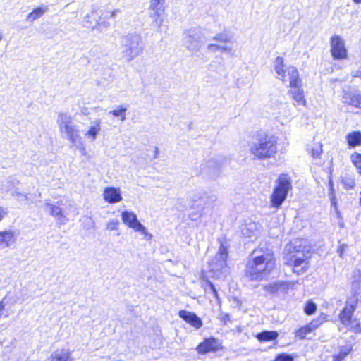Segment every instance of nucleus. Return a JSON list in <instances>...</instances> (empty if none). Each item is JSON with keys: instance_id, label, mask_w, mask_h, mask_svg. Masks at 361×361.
<instances>
[{"instance_id": "1", "label": "nucleus", "mask_w": 361, "mask_h": 361, "mask_svg": "<svg viewBox=\"0 0 361 361\" xmlns=\"http://www.w3.org/2000/svg\"><path fill=\"white\" fill-rule=\"evenodd\" d=\"M275 267V259L271 249L259 247L254 250L247 262L245 276L251 281L267 279Z\"/></svg>"}, {"instance_id": "44", "label": "nucleus", "mask_w": 361, "mask_h": 361, "mask_svg": "<svg viewBox=\"0 0 361 361\" xmlns=\"http://www.w3.org/2000/svg\"><path fill=\"white\" fill-rule=\"evenodd\" d=\"M90 16L87 15L85 18L83 20L82 25L85 27L94 29L97 26V20L92 22L89 20Z\"/></svg>"}, {"instance_id": "3", "label": "nucleus", "mask_w": 361, "mask_h": 361, "mask_svg": "<svg viewBox=\"0 0 361 361\" xmlns=\"http://www.w3.org/2000/svg\"><path fill=\"white\" fill-rule=\"evenodd\" d=\"M220 246L216 255L209 262V271L216 279H224L229 273L227 265L228 245L226 242L219 240Z\"/></svg>"}, {"instance_id": "16", "label": "nucleus", "mask_w": 361, "mask_h": 361, "mask_svg": "<svg viewBox=\"0 0 361 361\" xmlns=\"http://www.w3.org/2000/svg\"><path fill=\"white\" fill-rule=\"evenodd\" d=\"M194 204L198 200H202L204 204L214 202L217 200V197L212 192H205L202 190H196L192 197Z\"/></svg>"}, {"instance_id": "32", "label": "nucleus", "mask_w": 361, "mask_h": 361, "mask_svg": "<svg viewBox=\"0 0 361 361\" xmlns=\"http://www.w3.org/2000/svg\"><path fill=\"white\" fill-rule=\"evenodd\" d=\"M352 350L353 346L350 344L341 346L339 353L333 355V361H343Z\"/></svg>"}, {"instance_id": "54", "label": "nucleus", "mask_w": 361, "mask_h": 361, "mask_svg": "<svg viewBox=\"0 0 361 361\" xmlns=\"http://www.w3.org/2000/svg\"><path fill=\"white\" fill-rule=\"evenodd\" d=\"M221 319L226 324L230 320V315L227 313L222 314Z\"/></svg>"}, {"instance_id": "56", "label": "nucleus", "mask_w": 361, "mask_h": 361, "mask_svg": "<svg viewBox=\"0 0 361 361\" xmlns=\"http://www.w3.org/2000/svg\"><path fill=\"white\" fill-rule=\"evenodd\" d=\"M353 331L356 334H359L361 332V326L360 323L356 324L353 326Z\"/></svg>"}, {"instance_id": "12", "label": "nucleus", "mask_w": 361, "mask_h": 361, "mask_svg": "<svg viewBox=\"0 0 361 361\" xmlns=\"http://www.w3.org/2000/svg\"><path fill=\"white\" fill-rule=\"evenodd\" d=\"M121 219L123 222L128 227L134 229L135 231H138L142 234L147 235V228L142 225L137 219V215L133 212L127 210L123 211L121 213Z\"/></svg>"}, {"instance_id": "37", "label": "nucleus", "mask_w": 361, "mask_h": 361, "mask_svg": "<svg viewBox=\"0 0 361 361\" xmlns=\"http://www.w3.org/2000/svg\"><path fill=\"white\" fill-rule=\"evenodd\" d=\"M213 39L217 42H231L233 39V35L230 33L224 31L220 33L216 34L214 37Z\"/></svg>"}, {"instance_id": "8", "label": "nucleus", "mask_w": 361, "mask_h": 361, "mask_svg": "<svg viewBox=\"0 0 361 361\" xmlns=\"http://www.w3.org/2000/svg\"><path fill=\"white\" fill-rule=\"evenodd\" d=\"M331 54L334 60L340 61L348 58V50L344 39L338 35H334L330 39Z\"/></svg>"}, {"instance_id": "49", "label": "nucleus", "mask_w": 361, "mask_h": 361, "mask_svg": "<svg viewBox=\"0 0 361 361\" xmlns=\"http://www.w3.org/2000/svg\"><path fill=\"white\" fill-rule=\"evenodd\" d=\"M207 49L211 52H216L220 50V45L216 44H209L207 46Z\"/></svg>"}, {"instance_id": "34", "label": "nucleus", "mask_w": 361, "mask_h": 361, "mask_svg": "<svg viewBox=\"0 0 361 361\" xmlns=\"http://www.w3.org/2000/svg\"><path fill=\"white\" fill-rule=\"evenodd\" d=\"M127 105L123 104L118 106L117 109L110 111L109 114H111L114 117H120V120L121 121H124L126 119V112L127 111Z\"/></svg>"}, {"instance_id": "13", "label": "nucleus", "mask_w": 361, "mask_h": 361, "mask_svg": "<svg viewBox=\"0 0 361 361\" xmlns=\"http://www.w3.org/2000/svg\"><path fill=\"white\" fill-rule=\"evenodd\" d=\"M286 250L288 254L296 253L300 251H305V252L307 253L311 251V246L307 240L297 238L291 240L290 243L286 246Z\"/></svg>"}, {"instance_id": "21", "label": "nucleus", "mask_w": 361, "mask_h": 361, "mask_svg": "<svg viewBox=\"0 0 361 361\" xmlns=\"http://www.w3.org/2000/svg\"><path fill=\"white\" fill-rule=\"evenodd\" d=\"M288 75L289 76V83L291 88L302 86V81L299 76L298 69L295 66H289L287 68Z\"/></svg>"}, {"instance_id": "14", "label": "nucleus", "mask_w": 361, "mask_h": 361, "mask_svg": "<svg viewBox=\"0 0 361 361\" xmlns=\"http://www.w3.org/2000/svg\"><path fill=\"white\" fill-rule=\"evenodd\" d=\"M178 316L195 329H200L203 325L202 319L195 312L181 310L178 312Z\"/></svg>"}, {"instance_id": "39", "label": "nucleus", "mask_w": 361, "mask_h": 361, "mask_svg": "<svg viewBox=\"0 0 361 361\" xmlns=\"http://www.w3.org/2000/svg\"><path fill=\"white\" fill-rule=\"evenodd\" d=\"M317 309V305L312 300H307L304 307V312L307 315H312Z\"/></svg>"}, {"instance_id": "27", "label": "nucleus", "mask_w": 361, "mask_h": 361, "mask_svg": "<svg viewBox=\"0 0 361 361\" xmlns=\"http://www.w3.org/2000/svg\"><path fill=\"white\" fill-rule=\"evenodd\" d=\"M345 102L348 105L361 109V93L358 92H350L345 97Z\"/></svg>"}, {"instance_id": "20", "label": "nucleus", "mask_w": 361, "mask_h": 361, "mask_svg": "<svg viewBox=\"0 0 361 361\" xmlns=\"http://www.w3.org/2000/svg\"><path fill=\"white\" fill-rule=\"evenodd\" d=\"M289 288V284L284 281H278L269 283L264 286V290L271 294H276L279 292L286 293Z\"/></svg>"}, {"instance_id": "64", "label": "nucleus", "mask_w": 361, "mask_h": 361, "mask_svg": "<svg viewBox=\"0 0 361 361\" xmlns=\"http://www.w3.org/2000/svg\"><path fill=\"white\" fill-rule=\"evenodd\" d=\"M360 204L361 205V192H360Z\"/></svg>"}, {"instance_id": "43", "label": "nucleus", "mask_w": 361, "mask_h": 361, "mask_svg": "<svg viewBox=\"0 0 361 361\" xmlns=\"http://www.w3.org/2000/svg\"><path fill=\"white\" fill-rule=\"evenodd\" d=\"M164 0H151L149 9L161 10Z\"/></svg>"}, {"instance_id": "53", "label": "nucleus", "mask_w": 361, "mask_h": 361, "mask_svg": "<svg viewBox=\"0 0 361 361\" xmlns=\"http://www.w3.org/2000/svg\"><path fill=\"white\" fill-rule=\"evenodd\" d=\"M13 196H18V197H23V199L24 200H28V197L27 195L25 194H23L20 192H17V191H15V192H13L12 194H11Z\"/></svg>"}, {"instance_id": "19", "label": "nucleus", "mask_w": 361, "mask_h": 361, "mask_svg": "<svg viewBox=\"0 0 361 361\" xmlns=\"http://www.w3.org/2000/svg\"><path fill=\"white\" fill-rule=\"evenodd\" d=\"M291 188L292 183L290 177L285 173L281 174L278 178L277 185L274 189L288 195V193Z\"/></svg>"}, {"instance_id": "40", "label": "nucleus", "mask_w": 361, "mask_h": 361, "mask_svg": "<svg viewBox=\"0 0 361 361\" xmlns=\"http://www.w3.org/2000/svg\"><path fill=\"white\" fill-rule=\"evenodd\" d=\"M329 197L331 201V203L333 204H336V202H335V199H336V197H335V190H334V183H333V180H332V172L331 171H330V173H329Z\"/></svg>"}, {"instance_id": "46", "label": "nucleus", "mask_w": 361, "mask_h": 361, "mask_svg": "<svg viewBox=\"0 0 361 361\" xmlns=\"http://www.w3.org/2000/svg\"><path fill=\"white\" fill-rule=\"evenodd\" d=\"M207 286L209 288V290H211L212 294L214 295V297L216 300H219V294H218L216 288H215L214 284L212 282H211L209 280H207Z\"/></svg>"}, {"instance_id": "2", "label": "nucleus", "mask_w": 361, "mask_h": 361, "mask_svg": "<svg viewBox=\"0 0 361 361\" xmlns=\"http://www.w3.org/2000/svg\"><path fill=\"white\" fill-rule=\"evenodd\" d=\"M250 151L260 159L272 157L277 152L276 141L271 136L259 134L250 144Z\"/></svg>"}, {"instance_id": "5", "label": "nucleus", "mask_w": 361, "mask_h": 361, "mask_svg": "<svg viewBox=\"0 0 361 361\" xmlns=\"http://www.w3.org/2000/svg\"><path fill=\"white\" fill-rule=\"evenodd\" d=\"M144 45L140 35L128 33L121 39V49L123 58L130 62L137 57L143 51Z\"/></svg>"}, {"instance_id": "17", "label": "nucleus", "mask_w": 361, "mask_h": 361, "mask_svg": "<svg viewBox=\"0 0 361 361\" xmlns=\"http://www.w3.org/2000/svg\"><path fill=\"white\" fill-rule=\"evenodd\" d=\"M241 233L245 238H256L259 233V226L253 221L245 223L241 227Z\"/></svg>"}, {"instance_id": "29", "label": "nucleus", "mask_w": 361, "mask_h": 361, "mask_svg": "<svg viewBox=\"0 0 361 361\" xmlns=\"http://www.w3.org/2000/svg\"><path fill=\"white\" fill-rule=\"evenodd\" d=\"M47 11V6H38L27 15L26 21L32 23L35 20L41 18Z\"/></svg>"}, {"instance_id": "9", "label": "nucleus", "mask_w": 361, "mask_h": 361, "mask_svg": "<svg viewBox=\"0 0 361 361\" xmlns=\"http://www.w3.org/2000/svg\"><path fill=\"white\" fill-rule=\"evenodd\" d=\"M228 161V159L218 157L208 160L201 169V172L208 175L212 178H216L221 173L223 166Z\"/></svg>"}, {"instance_id": "61", "label": "nucleus", "mask_w": 361, "mask_h": 361, "mask_svg": "<svg viewBox=\"0 0 361 361\" xmlns=\"http://www.w3.org/2000/svg\"><path fill=\"white\" fill-rule=\"evenodd\" d=\"M159 148L157 147H155L154 158H157L159 155Z\"/></svg>"}, {"instance_id": "41", "label": "nucleus", "mask_w": 361, "mask_h": 361, "mask_svg": "<svg viewBox=\"0 0 361 361\" xmlns=\"http://www.w3.org/2000/svg\"><path fill=\"white\" fill-rule=\"evenodd\" d=\"M350 159L361 174V154L354 152L351 154Z\"/></svg>"}, {"instance_id": "22", "label": "nucleus", "mask_w": 361, "mask_h": 361, "mask_svg": "<svg viewBox=\"0 0 361 361\" xmlns=\"http://www.w3.org/2000/svg\"><path fill=\"white\" fill-rule=\"evenodd\" d=\"M278 337L279 333L276 331L264 330L256 335V338L262 343L276 341Z\"/></svg>"}, {"instance_id": "52", "label": "nucleus", "mask_w": 361, "mask_h": 361, "mask_svg": "<svg viewBox=\"0 0 361 361\" xmlns=\"http://www.w3.org/2000/svg\"><path fill=\"white\" fill-rule=\"evenodd\" d=\"M97 26H99V27H104L106 28L109 26V24L105 21H102V18H100L99 21L97 20Z\"/></svg>"}, {"instance_id": "57", "label": "nucleus", "mask_w": 361, "mask_h": 361, "mask_svg": "<svg viewBox=\"0 0 361 361\" xmlns=\"http://www.w3.org/2000/svg\"><path fill=\"white\" fill-rule=\"evenodd\" d=\"M120 12H121V11H120V10H119V9H116V10H114V11H112V12L111 13V14H110V18H115V17L117 16V14H118V13H120Z\"/></svg>"}, {"instance_id": "50", "label": "nucleus", "mask_w": 361, "mask_h": 361, "mask_svg": "<svg viewBox=\"0 0 361 361\" xmlns=\"http://www.w3.org/2000/svg\"><path fill=\"white\" fill-rule=\"evenodd\" d=\"M348 245L346 244L341 245L337 250V252L339 254V256L343 258V253L347 248Z\"/></svg>"}, {"instance_id": "45", "label": "nucleus", "mask_w": 361, "mask_h": 361, "mask_svg": "<svg viewBox=\"0 0 361 361\" xmlns=\"http://www.w3.org/2000/svg\"><path fill=\"white\" fill-rule=\"evenodd\" d=\"M119 221L117 219L110 220L106 225V228L109 231H116L118 229Z\"/></svg>"}, {"instance_id": "51", "label": "nucleus", "mask_w": 361, "mask_h": 361, "mask_svg": "<svg viewBox=\"0 0 361 361\" xmlns=\"http://www.w3.org/2000/svg\"><path fill=\"white\" fill-rule=\"evenodd\" d=\"M219 51H221L223 52H226V53H228L231 55L233 54V51H232V47H228V46H222V45H220V50Z\"/></svg>"}, {"instance_id": "62", "label": "nucleus", "mask_w": 361, "mask_h": 361, "mask_svg": "<svg viewBox=\"0 0 361 361\" xmlns=\"http://www.w3.org/2000/svg\"><path fill=\"white\" fill-rule=\"evenodd\" d=\"M355 4H361V0H352Z\"/></svg>"}, {"instance_id": "15", "label": "nucleus", "mask_w": 361, "mask_h": 361, "mask_svg": "<svg viewBox=\"0 0 361 361\" xmlns=\"http://www.w3.org/2000/svg\"><path fill=\"white\" fill-rule=\"evenodd\" d=\"M104 199L110 204H115L122 200V195L119 188L107 187L104 190Z\"/></svg>"}, {"instance_id": "36", "label": "nucleus", "mask_w": 361, "mask_h": 361, "mask_svg": "<svg viewBox=\"0 0 361 361\" xmlns=\"http://www.w3.org/2000/svg\"><path fill=\"white\" fill-rule=\"evenodd\" d=\"M313 331L307 324L306 325L300 327V329L295 331V335L296 337L299 338L301 340L305 339L307 335Z\"/></svg>"}, {"instance_id": "42", "label": "nucleus", "mask_w": 361, "mask_h": 361, "mask_svg": "<svg viewBox=\"0 0 361 361\" xmlns=\"http://www.w3.org/2000/svg\"><path fill=\"white\" fill-rule=\"evenodd\" d=\"M294 359L293 355L283 353L276 355L274 361H294Z\"/></svg>"}, {"instance_id": "6", "label": "nucleus", "mask_w": 361, "mask_h": 361, "mask_svg": "<svg viewBox=\"0 0 361 361\" xmlns=\"http://www.w3.org/2000/svg\"><path fill=\"white\" fill-rule=\"evenodd\" d=\"M205 42V37L199 28L188 29L183 33V45L191 52L199 51Z\"/></svg>"}, {"instance_id": "31", "label": "nucleus", "mask_w": 361, "mask_h": 361, "mask_svg": "<svg viewBox=\"0 0 361 361\" xmlns=\"http://www.w3.org/2000/svg\"><path fill=\"white\" fill-rule=\"evenodd\" d=\"M274 70L278 75L284 81L286 71L284 69V59L281 56H277L274 61Z\"/></svg>"}, {"instance_id": "4", "label": "nucleus", "mask_w": 361, "mask_h": 361, "mask_svg": "<svg viewBox=\"0 0 361 361\" xmlns=\"http://www.w3.org/2000/svg\"><path fill=\"white\" fill-rule=\"evenodd\" d=\"M62 137L66 138L73 145H82L79 127L73 121L72 116L68 113L60 112L56 119Z\"/></svg>"}, {"instance_id": "11", "label": "nucleus", "mask_w": 361, "mask_h": 361, "mask_svg": "<svg viewBox=\"0 0 361 361\" xmlns=\"http://www.w3.org/2000/svg\"><path fill=\"white\" fill-rule=\"evenodd\" d=\"M223 348L220 340L214 337L206 338L198 344L196 350L199 354L205 355L209 353H216Z\"/></svg>"}, {"instance_id": "24", "label": "nucleus", "mask_w": 361, "mask_h": 361, "mask_svg": "<svg viewBox=\"0 0 361 361\" xmlns=\"http://www.w3.org/2000/svg\"><path fill=\"white\" fill-rule=\"evenodd\" d=\"M44 206L49 214L56 219L62 221L63 219L66 218L62 209L59 205L46 202Z\"/></svg>"}, {"instance_id": "55", "label": "nucleus", "mask_w": 361, "mask_h": 361, "mask_svg": "<svg viewBox=\"0 0 361 361\" xmlns=\"http://www.w3.org/2000/svg\"><path fill=\"white\" fill-rule=\"evenodd\" d=\"M7 211L3 207H0V221L4 219V217L7 214Z\"/></svg>"}, {"instance_id": "60", "label": "nucleus", "mask_w": 361, "mask_h": 361, "mask_svg": "<svg viewBox=\"0 0 361 361\" xmlns=\"http://www.w3.org/2000/svg\"><path fill=\"white\" fill-rule=\"evenodd\" d=\"M352 286H353V289H355L357 288V286H360V283L359 281H353V282L352 283Z\"/></svg>"}, {"instance_id": "26", "label": "nucleus", "mask_w": 361, "mask_h": 361, "mask_svg": "<svg viewBox=\"0 0 361 361\" xmlns=\"http://www.w3.org/2000/svg\"><path fill=\"white\" fill-rule=\"evenodd\" d=\"M51 361H73L71 353L68 350H57L50 356Z\"/></svg>"}, {"instance_id": "28", "label": "nucleus", "mask_w": 361, "mask_h": 361, "mask_svg": "<svg viewBox=\"0 0 361 361\" xmlns=\"http://www.w3.org/2000/svg\"><path fill=\"white\" fill-rule=\"evenodd\" d=\"M346 140L350 148L361 145V132L353 131L346 135Z\"/></svg>"}, {"instance_id": "23", "label": "nucleus", "mask_w": 361, "mask_h": 361, "mask_svg": "<svg viewBox=\"0 0 361 361\" xmlns=\"http://www.w3.org/2000/svg\"><path fill=\"white\" fill-rule=\"evenodd\" d=\"M287 197V195L278 191L274 188L273 192L271 195V205L272 207L278 209L281 207L283 202Z\"/></svg>"}, {"instance_id": "10", "label": "nucleus", "mask_w": 361, "mask_h": 361, "mask_svg": "<svg viewBox=\"0 0 361 361\" xmlns=\"http://www.w3.org/2000/svg\"><path fill=\"white\" fill-rule=\"evenodd\" d=\"M355 294L356 293L353 297L348 298L345 307L339 314V319L345 326H348L351 324L353 315L357 308L358 298Z\"/></svg>"}, {"instance_id": "59", "label": "nucleus", "mask_w": 361, "mask_h": 361, "mask_svg": "<svg viewBox=\"0 0 361 361\" xmlns=\"http://www.w3.org/2000/svg\"><path fill=\"white\" fill-rule=\"evenodd\" d=\"M354 77L360 78L361 79V70H357L353 75Z\"/></svg>"}, {"instance_id": "58", "label": "nucleus", "mask_w": 361, "mask_h": 361, "mask_svg": "<svg viewBox=\"0 0 361 361\" xmlns=\"http://www.w3.org/2000/svg\"><path fill=\"white\" fill-rule=\"evenodd\" d=\"M5 307V304L4 302V300L0 301V318L1 317V312Z\"/></svg>"}, {"instance_id": "30", "label": "nucleus", "mask_w": 361, "mask_h": 361, "mask_svg": "<svg viewBox=\"0 0 361 361\" xmlns=\"http://www.w3.org/2000/svg\"><path fill=\"white\" fill-rule=\"evenodd\" d=\"M101 121L100 120H95L91 123V126L89 128L88 130L85 133V136H87L92 141L96 140L97 135L101 130Z\"/></svg>"}, {"instance_id": "38", "label": "nucleus", "mask_w": 361, "mask_h": 361, "mask_svg": "<svg viewBox=\"0 0 361 361\" xmlns=\"http://www.w3.org/2000/svg\"><path fill=\"white\" fill-rule=\"evenodd\" d=\"M341 182L346 190L353 189L355 185V179L348 175L342 176Z\"/></svg>"}, {"instance_id": "25", "label": "nucleus", "mask_w": 361, "mask_h": 361, "mask_svg": "<svg viewBox=\"0 0 361 361\" xmlns=\"http://www.w3.org/2000/svg\"><path fill=\"white\" fill-rule=\"evenodd\" d=\"M288 93L291 95L297 105H305L306 100L305 99L304 91L302 86L291 88V90L288 91Z\"/></svg>"}, {"instance_id": "48", "label": "nucleus", "mask_w": 361, "mask_h": 361, "mask_svg": "<svg viewBox=\"0 0 361 361\" xmlns=\"http://www.w3.org/2000/svg\"><path fill=\"white\" fill-rule=\"evenodd\" d=\"M322 152V146L319 145L317 147H314L312 149L311 154L312 157L314 158H317L320 156Z\"/></svg>"}, {"instance_id": "35", "label": "nucleus", "mask_w": 361, "mask_h": 361, "mask_svg": "<svg viewBox=\"0 0 361 361\" xmlns=\"http://www.w3.org/2000/svg\"><path fill=\"white\" fill-rule=\"evenodd\" d=\"M326 320V314L324 313H321L319 316L312 320L307 324L312 329V331L318 329L324 322Z\"/></svg>"}, {"instance_id": "18", "label": "nucleus", "mask_w": 361, "mask_h": 361, "mask_svg": "<svg viewBox=\"0 0 361 361\" xmlns=\"http://www.w3.org/2000/svg\"><path fill=\"white\" fill-rule=\"evenodd\" d=\"M16 242L15 232L11 230L0 231V248H8Z\"/></svg>"}, {"instance_id": "7", "label": "nucleus", "mask_w": 361, "mask_h": 361, "mask_svg": "<svg viewBox=\"0 0 361 361\" xmlns=\"http://www.w3.org/2000/svg\"><path fill=\"white\" fill-rule=\"evenodd\" d=\"M289 255V259L292 262L293 272L298 275L305 272L309 267V259L311 257V252L306 253L305 251H300Z\"/></svg>"}, {"instance_id": "33", "label": "nucleus", "mask_w": 361, "mask_h": 361, "mask_svg": "<svg viewBox=\"0 0 361 361\" xmlns=\"http://www.w3.org/2000/svg\"><path fill=\"white\" fill-rule=\"evenodd\" d=\"M152 12L150 13V17L152 18V26L159 31L163 23V20L160 18L161 10L151 9Z\"/></svg>"}, {"instance_id": "47", "label": "nucleus", "mask_w": 361, "mask_h": 361, "mask_svg": "<svg viewBox=\"0 0 361 361\" xmlns=\"http://www.w3.org/2000/svg\"><path fill=\"white\" fill-rule=\"evenodd\" d=\"M207 286L209 288V290H211L212 294L214 295V297L216 300H219V294H218L216 288H215L214 284L212 282H211L209 280H207Z\"/></svg>"}, {"instance_id": "63", "label": "nucleus", "mask_w": 361, "mask_h": 361, "mask_svg": "<svg viewBox=\"0 0 361 361\" xmlns=\"http://www.w3.org/2000/svg\"><path fill=\"white\" fill-rule=\"evenodd\" d=\"M111 78V75H109V78H105L106 80H110Z\"/></svg>"}]
</instances>
